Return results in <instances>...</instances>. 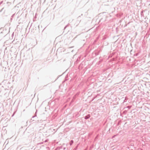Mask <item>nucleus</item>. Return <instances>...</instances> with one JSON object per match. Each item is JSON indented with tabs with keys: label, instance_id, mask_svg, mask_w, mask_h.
Here are the masks:
<instances>
[{
	"label": "nucleus",
	"instance_id": "7ed1b4c3",
	"mask_svg": "<svg viewBox=\"0 0 150 150\" xmlns=\"http://www.w3.org/2000/svg\"><path fill=\"white\" fill-rule=\"evenodd\" d=\"M131 107H132L131 106H127V107L125 108H124V109H125V108H128V109H130L131 108Z\"/></svg>",
	"mask_w": 150,
	"mask_h": 150
},
{
	"label": "nucleus",
	"instance_id": "39448f33",
	"mask_svg": "<svg viewBox=\"0 0 150 150\" xmlns=\"http://www.w3.org/2000/svg\"><path fill=\"white\" fill-rule=\"evenodd\" d=\"M127 113V110H125L123 112V114L125 115Z\"/></svg>",
	"mask_w": 150,
	"mask_h": 150
},
{
	"label": "nucleus",
	"instance_id": "423d86ee",
	"mask_svg": "<svg viewBox=\"0 0 150 150\" xmlns=\"http://www.w3.org/2000/svg\"><path fill=\"white\" fill-rule=\"evenodd\" d=\"M116 135H114L112 137V138H113Z\"/></svg>",
	"mask_w": 150,
	"mask_h": 150
},
{
	"label": "nucleus",
	"instance_id": "f03ea898",
	"mask_svg": "<svg viewBox=\"0 0 150 150\" xmlns=\"http://www.w3.org/2000/svg\"><path fill=\"white\" fill-rule=\"evenodd\" d=\"M90 117V115L89 114H88V115H87L85 116L84 117V119L85 120H87V119L89 118Z\"/></svg>",
	"mask_w": 150,
	"mask_h": 150
},
{
	"label": "nucleus",
	"instance_id": "9d476101",
	"mask_svg": "<svg viewBox=\"0 0 150 150\" xmlns=\"http://www.w3.org/2000/svg\"><path fill=\"white\" fill-rule=\"evenodd\" d=\"M95 97H94V98L92 100H93V99H95Z\"/></svg>",
	"mask_w": 150,
	"mask_h": 150
},
{
	"label": "nucleus",
	"instance_id": "f257e3e1",
	"mask_svg": "<svg viewBox=\"0 0 150 150\" xmlns=\"http://www.w3.org/2000/svg\"><path fill=\"white\" fill-rule=\"evenodd\" d=\"M23 134L25 135V137H29L30 135V134L29 132L26 131L24 132Z\"/></svg>",
	"mask_w": 150,
	"mask_h": 150
},
{
	"label": "nucleus",
	"instance_id": "1a4fd4ad",
	"mask_svg": "<svg viewBox=\"0 0 150 150\" xmlns=\"http://www.w3.org/2000/svg\"><path fill=\"white\" fill-rule=\"evenodd\" d=\"M139 150H142V149H140Z\"/></svg>",
	"mask_w": 150,
	"mask_h": 150
},
{
	"label": "nucleus",
	"instance_id": "6e6552de",
	"mask_svg": "<svg viewBox=\"0 0 150 150\" xmlns=\"http://www.w3.org/2000/svg\"><path fill=\"white\" fill-rule=\"evenodd\" d=\"M35 117V116H33V117H32V118H34V117Z\"/></svg>",
	"mask_w": 150,
	"mask_h": 150
},
{
	"label": "nucleus",
	"instance_id": "0eeeda50",
	"mask_svg": "<svg viewBox=\"0 0 150 150\" xmlns=\"http://www.w3.org/2000/svg\"><path fill=\"white\" fill-rule=\"evenodd\" d=\"M15 113V112H14V113H13V115L12 116V117L14 115Z\"/></svg>",
	"mask_w": 150,
	"mask_h": 150
},
{
	"label": "nucleus",
	"instance_id": "20e7f679",
	"mask_svg": "<svg viewBox=\"0 0 150 150\" xmlns=\"http://www.w3.org/2000/svg\"><path fill=\"white\" fill-rule=\"evenodd\" d=\"M73 141L72 140H71L70 142V145H71L73 143Z\"/></svg>",
	"mask_w": 150,
	"mask_h": 150
}]
</instances>
